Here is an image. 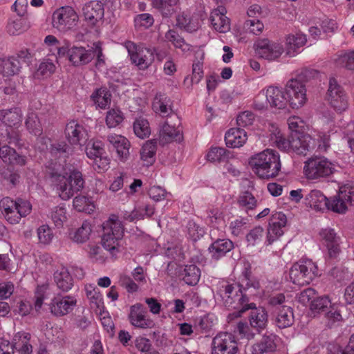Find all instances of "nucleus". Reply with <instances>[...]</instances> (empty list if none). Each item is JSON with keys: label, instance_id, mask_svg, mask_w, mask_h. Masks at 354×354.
<instances>
[{"label": "nucleus", "instance_id": "f257e3e1", "mask_svg": "<svg viewBox=\"0 0 354 354\" xmlns=\"http://www.w3.org/2000/svg\"><path fill=\"white\" fill-rule=\"evenodd\" d=\"M48 174L63 200L69 199L84 187V180L82 173L71 167L55 163L48 168Z\"/></svg>", "mask_w": 354, "mask_h": 354}, {"label": "nucleus", "instance_id": "f03ea898", "mask_svg": "<svg viewBox=\"0 0 354 354\" xmlns=\"http://www.w3.org/2000/svg\"><path fill=\"white\" fill-rule=\"evenodd\" d=\"M216 295L218 299L229 310H236L229 317H239L244 313V308L249 302L247 293L236 283L222 282L218 285Z\"/></svg>", "mask_w": 354, "mask_h": 354}, {"label": "nucleus", "instance_id": "7ed1b4c3", "mask_svg": "<svg viewBox=\"0 0 354 354\" xmlns=\"http://www.w3.org/2000/svg\"><path fill=\"white\" fill-rule=\"evenodd\" d=\"M249 165L259 178L266 180L277 177L281 168L279 153L270 149L252 156Z\"/></svg>", "mask_w": 354, "mask_h": 354}, {"label": "nucleus", "instance_id": "20e7f679", "mask_svg": "<svg viewBox=\"0 0 354 354\" xmlns=\"http://www.w3.org/2000/svg\"><path fill=\"white\" fill-rule=\"evenodd\" d=\"M124 231V227L122 221L114 214L111 215L109 218L102 224V244L113 257L122 251L121 241Z\"/></svg>", "mask_w": 354, "mask_h": 354}, {"label": "nucleus", "instance_id": "39448f33", "mask_svg": "<svg viewBox=\"0 0 354 354\" xmlns=\"http://www.w3.org/2000/svg\"><path fill=\"white\" fill-rule=\"evenodd\" d=\"M0 208L10 223L17 224L21 217L26 216L30 213L32 205L29 201L22 198L14 201L10 197H5L0 201Z\"/></svg>", "mask_w": 354, "mask_h": 354}, {"label": "nucleus", "instance_id": "423d86ee", "mask_svg": "<svg viewBox=\"0 0 354 354\" xmlns=\"http://www.w3.org/2000/svg\"><path fill=\"white\" fill-rule=\"evenodd\" d=\"M269 304L273 308L274 322L277 327L286 328L294 324L293 310L283 294L279 293L270 297Z\"/></svg>", "mask_w": 354, "mask_h": 354}, {"label": "nucleus", "instance_id": "0eeeda50", "mask_svg": "<svg viewBox=\"0 0 354 354\" xmlns=\"http://www.w3.org/2000/svg\"><path fill=\"white\" fill-rule=\"evenodd\" d=\"M58 57H65L72 66L81 67L89 64L94 59L95 54L92 49L71 46L68 41H64V46L58 48Z\"/></svg>", "mask_w": 354, "mask_h": 354}, {"label": "nucleus", "instance_id": "6e6552de", "mask_svg": "<svg viewBox=\"0 0 354 354\" xmlns=\"http://www.w3.org/2000/svg\"><path fill=\"white\" fill-rule=\"evenodd\" d=\"M335 171V165L324 156H313L304 162V173L309 180L330 176Z\"/></svg>", "mask_w": 354, "mask_h": 354}, {"label": "nucleus", "instance_id": "1a4fd4ad", "mask_svg": "<svg viewBox=\"0 0 354 354\" xmlns=\"http://www.w3.org/2000/svg\"><path fill=\"white\" fill-rule=\"evenodd\" d=\"M289 275L293 283L308 285L318 275L317 267L310 259L299 261L292 265Z\"/></svg>", "mask_w": 354, "mask_h": 354}, {"label": "nucleus", "instance_id": "9d476101", "mask_svg": "<svg viewBox=\"0 0 354 354\" xmlns=\"http://www.w3.org/2000/svg\"><path fill=\"white\" fill-rule=\"evenodd\" d=\"M79 21V16L71 6H63L57 9L53 14V26L60 32H67L75 28Z\"/></svg>", "mask_w": 354, "mask_h": 354}, {"label": "nucleus", "instance_id": "9b49d317", "mask_svg": "<svg viewBox=\"0 0 354 354\" xmlns=\"http://www.w3.org/2000/svg\"><path fill=\"white\" fill-rule=\"evenodd\" d=\"M327 100L330 106L337 113L345 111L348 107V97L337 80L332 77L329 80Z\"/></svg>", "mask_w": 354, "mask_h": 354}, {"label": "nucleus", "instance_id": "f8f14e48", "mask_svg": "<svg viewBox=\"0 0 354 354\" xmlns=\"http://www.w3.org/2000/svg\"><path fill=\"white\" fill-rule=\"evenodd\" d=\"M126 47L131 62L135 64L139 69H147L153 63L154 60L153 49L142 46H137L131 41H128L126 44Z\"/></svg>", "mask_w": 354, "mask_h": 354}, {"label": "nucleus", "instance_id": "ddd939ff", "mask_svg": "<svg viewBox=\"0 0 354 354\" xmlns=\"http://www.w3.org/2000/svg\"><path fill=\"white\" fill-rule=\"evenodd\" d=\"M211 354H237L239 351L236 338L229 333L217 334L212 342Z\"/></svg>", "mask_w": 354, "mask_h": 354}, {"label": "nucleus", "instance_id": "4468645a", "mask_svg": "<svg viewBox=\"0 0 354 354\" xmlns=\"http://www.w3.org/2000/svg\"><path fill=\"white\" fill-rule=\"evenodd\" d=\"M348 204L354 205V188L344 187L334 196L328 198L327 208L334 212L344 214Z\"/></svg>", "mask_w": 354, "mask_h": 354}, {"label": "nucleus", "instance_id": "2eb2a0df", "mask_svg": "<svg viewBox=\"0 0 354 354\" xmlns=\"http://www.w3.org/2000/svg\"><path fill=\"white\" fill-rule=\"evenodd\" d=\"M288 101L292 109H299L307 101L306 89L304 84L289 80L285 88Z\"/></svg>", "mask_w": 354, "mask_h": 354}, {"label": "nucleus", "instance_id": "dca6fc26", "mask_svg": "<svg viewBox=\"0 0 354 354\" xmlns=\"http://www.w3.org/2000/svg\"><path fill=\"white\" fill-rule=\"evenodd\" d=\"M64 134L71 146H83L88 140L86 129L76 120H71L66 124Z\"/></svg>", "mask_w": 354, "mask_h": 354}, {"label": "nucleus", "instance_id": "f3484780", "mask_svg": "<svg viewBox=\"0 0 354 354\" xmlns=\"http://www.w3.org/2000/svg\"><path fill=\"white\" fill-rule=\"evenodd\" d=\"M77 300L69 295L64 296L59 293L55 295L48 307L50 313L56 317H62L70 313L76 306Z\"/></svg>", "mask_w": 354, "mask_h": 354}, {"label": "nucleus", "instance_id": "a211bd4d", "mask_svg": "<svg viewBox=\"0 0 354 354\" xmlns=\"http://www.w3.org/2000/svg\"><path fill=\"white\" fill-rule=\"evenodd\" d=\"M244 308V313L248 310L250 312L248 315L250 326L258 333L263 330L268 323V315L266 310L263 307H257L254 303H248Z\"/></svg>", "mask_w": 354, "mask_h": 354}, {"label": "nucleus", "instance_id": "6ab92c4d", "mask_svg": "<svg viewBox=\"0 0 354 354\" xmlns=\"http://www.w3.org/2000/svg\"><path fill=\"white\" fill-rule=\"evenodd\" d=\"M254 46L257 54L268 60H274L279 57L283 52V48L281 44L268 39L258 40Z\"/></svg>", "mask_w": 354, "mask_h": 354}, {"label": "nucleus", "instance_id": "aec40b11", "mask_svg": "<svg viewBox=\"0 0 354 354\" xmlns=\"http://www.w3.org/2000/svg\"><path fill=\"white\" fill-rule=\"evenodd\" d=\"M147 311L141 304H136L131 306L129 319L135 327L151 328L154 326L153 322L147 317Z\"/></svg>", "mask_w": 354, "mask_h": 354}, {"label": "nucleus", "instance_id": "412c9836", "mask_svg": "<svg viewBox=\"0 0 354 354\" xmlns=\"http://www.w3.org/2000/svg\"><path fill=\"white\" fill-rule=\"evenodd\" d=\"M319 235L328 250L329 258L337 259L341 252L340 237L333 229L330 227L322 229Z\"/></svg>", "mask_w": 354, "mask_h": 354}, {"label": "nucleus", "instance_id": "4be33fe9", "mask_svg": "<svg viewBox=\"0 0 354 354\" xmlns=\"http://www.w3.org/2000/svg\"><path fill=\"white\" fill-rule=\"evenodd\" d=\"M286 223L287 218L283 213L279 212L272 214L270 218L267 234V241L269 245L283 234V228Z\"/></svg>", "mask_w": 354, "mask_h": 354}, {"label": "nucleus", "instance_id": "5701e85b", "mask_svg": "<svg viewBox=\"0 0 354 354\" xmlns=\"http://www.w3.org/2000/svg\"><path fill=\"white\" fill-rule=\"evenodd\" d=\"M314 145V140L309 135H303L299 132L290 134V152L298 155H306Z\"/></svg>", "mask_w": 354, "mask_h": 354}, {"label": "nucleus", "instance_id": "b1692460", "mask_svg": "<svg viewBox=\"0 0 354 354\" xmlns=\"http://www.w3.org/2000/svg\"><path fill=\"white\" fill-rule=\"evenodd\" d=\"M153 109L162 117L169 116L171 120L179 122L177 115L173 113L171 100L165 94L159 93L156 95L153 102Z\"/></svg>", "mask_w": 354, "mask_h": 354}, {"label": "nucleus", "instance_id": "393cba45", "mask_svg": "<svg viewBox=\"0 0 354 354\" xmlns=\"http://www.w3.org/2000/svg\"><path fill=\"white\" fill-rule=\"evenodd\" d=\"M85 21L91 26H95L104 17L103 4L99 1H91L82 8Z\"/></svg>", "mask_w": 354, "mask_h": 354}, {"label": "nucleus", "instance_id": "a878e982", "mask_svg": "<svg viewBox=\"0 0 354 354\" xmlns=\"http://www.w3.org/2000/svg\"><path fill=\"white\" fill-rule=\"evenodd\" d=\"M106 139L121 160H125L129 158L130 142L125 137L121 135L109 134Z\"/></svg>", "mask_w": 354, "mask_h": 354}, {"label": "nucleus", "instance_id": "bb28decb", "mask_svg": "<svg viewBox=\"0 0 354 354\" xmlns=\"http://www.w3.org/2000/svg\"><path fill=\"white\" fill-rule=\"evenodd\" d=\"M225 13V8L220 6L212 10L210 15L209 19L213 28L220 32H227L230 30V20Z\"/></svg>", "mask_w": 354, "mask_h": 354}, {"label": "nucleus", "instance_id": "cd10ccee", "mask_svg": "<svg viewBox=\"0 0 354 354\" xmlns=\"http://www.w3.org/2000/svg\"><path fill=\"white\" fill-rule=\"evenodd\" d=\"M234 248V243L230 239H217L209 247L208 250L213 259L218 261Z\"/></svg>", "mask_w": 354, "mask_h": 354}, {"label": "nucleus", "instance_id": "c85d7f7f", "mask_svg": "<svg viewBox=\"0 0 354 354\" xmlns=\"http://www.w3.org/2000/svg\"><path fill=\"white\" fill-rule=\"evenodd\" d=\"M276 340V335L265 334L259 342L252 346V354H264L274 351L277 348Z\"/></svg>", "mask_w": 354, "mask_h": 354}, {"label": "nucleus", "instance_id": "c756f323", "mask_svg": "<svg viewBox=\"0 0 354 354\" xmlns=\"http://www.w3.org/2000/svg\"><path fill=\"white\" fill-rule=\"evenodd\" d=\"M248 139L247 133L240 127L232 128L226 133L225 141L229 147L236 148L242 147Z\"/></svg>", "mask_w": 354, "mask_h": 354}, {"label": "nucleus", "instance_id": "7c9ffc66", "mask_svg": "<svg viewBox=\"0 0 354 354\" xmlns=\"http://www.w3.org/2000/svg\"><path fill=\"white\" fill-rule=\"evenodd\" d=\"M266 96L270 105L279 109H284L288 102L283 91L278 87H268Z\"/></svg>", "mask_w": 354, "mask_h": 354}, {"label": "nucleus", "instance_id": "2f4dec72", "mask_svg": "<svg viewBox=\"0 0 354 354\" xmlns=\"http://www.w3.org/2000/svg\"><path fill=\"white\" fill-rule=\"evenodd\" d=\"M30 334L26 332L16 333L12 339V348L20 354H30L32 347L29 343Z\"/></svg>", "mask_w": 354, "mask_h": 354}, {"label": "nucleus", "instance_id": "473e14b6", "mask_svg": "<svg viewBox=\"0 0 354 354\" xmlns=\"http://www.w3.org/2000/svg\"><path fill=\"white\" fill-rule=\"evenodd\" d=\"M171 121L167 120L160 130V138L165 142L180 141L182 138L181 130L176 127V123L171 125Z\"/></svg>", "mask_w": 354, "mask_h": 354}, {"label": "nucleus", "instance_id": "72a5a7b5", "mask_svg": "<svg viewBox=\"0 0 354 354\" xmlns=\"http://www.w3.org/2000/svg\"><path fill=\"white\" fill-rule=\"evenodd\" d=\"M54 281L57 288L63 292H68L73 286V280L65 268H61L55 272Z\"/></svg>", "mask_w": 354, "mask_h": 354}, {"label": "nucleus", "instance_id": "f704fd0d", "mask_svg": "<svg viewBox=\"0 0 354 354\" xmlns=\"http://www.w3.org/2000/svg\"><path fill=\"white\" fill-rule=\"evenodd\" d=\"M156 150V140L153 139L145 142L140 151V159L145 162V165H149L154 162Z\"/></svg>", "mask_w": 354, "mask_h": 354}, {"label": "nucleus", "instance_id": "c9c22d12", "mask_svg": "<svg viewBox=\"0 0 354 354\" xmlns=\"http://www.w3.org/2000/svg\"><path fill=\"white\" fill-rule=\"evenodd\" d=\"M21 118L22 113L18 108L0 110V120L10 127L20 124Z\"/></svg>", "mask_w": 354, "mask_h": 354}, {"label": "nucleus", "instance_id": "e433bc0d", "mask_svg": "<svg viewBox=\"0 0 354 354\" xmlns=\"http://www.w3.org/2000/svg\"><path fill=\"white\" fill-rule=\"evenodd\" d=\"M306 42V37L301 33L290 35L286 38V54L290 57L295 55L297 50L302 47Z\"/></svg>", "mask_w": 354, "mask_h": 354}, {"label": "nucleus", "instance_id": "4c0bfd02", "mask_svg": "<svg viewBox=\"0 0 354 354\" xmlns=\"http://www.w3.org/2000/svg\"><path fill=\"white\" fill-rule=\"evenodd\" d=\"M178 0H152L153 7L164 17H170L176 12L175 6Z\"/></svg>", "mask_w": 354, "mask_h": 354}, {"label": "nucleus", "instance_id": "58836bf2", "mask_svg": "<svg viewBox=\"0 0 354 354\" xmlns=\"http://www.w3.org/2000/svg\"><path fill=\"white\" fill-rule=\"evenodd\" d=\"M246 293L250 288L257 290L259 288V283L255 277L252 275V272L249 268H245L242 272L240 278V282L237 284Z\"/></svg>", "mask_w": 354, "mask_h": 354}, {"label": "nucleus", "instance_id": "ea45409f", "mask_svg": "<svg viewBox=\"0 0 354 354\" xmlns=\"http://www.w3.org/2000/svg\"><path fill=\"white\" fill-rule=\"evenodd\" d=\"M309 205L317 209H322L327 207L328 200L319 190L314 189L310 192L306 196Z\"/></svg>", "mask_w": 354, "mask_h": 354}, {"label": "nucleus", "instance_id": "a19ab883", "mask_svg": "<svg viewBox=\"0 0 354 354\" xmlns=\"http://www.w3.org/2000/svg\"><path fill=\"white\" fill-rule=\"evenodd\" d=\"M21 68L20 61L12 56L4 59L1 73L5 77L13 76L19 73Z\"/></svg>", "mask_w": 354, "mask_h": 354}, {"label": "nucleus", "instance_id": "79ce46f5", "mask_svg": "<svg viewBox=\"0 0 354 354\" xmlns=\"http://www.w3.org/2000/svg\"><path fill=\"white\" fill-rule=\"evenodd\" d=\"M111 94L106 88L96 89L91 97L94 104L100 109H105L111 102Z\"/></svg>", "mask_w": 354, "mask_h": 354}, {"label": "nucleus", "instance_id": "37998d69", "mask_svg": "<svg viewBox=\"0 0 354 354\" xmlns=\"http://www.w3.org/2000/svg\"><path fill=\"white\" fill-rule=\"evenodd\" d=\"M183 281L188 285H196L200 279L201 271L196 265L186 266L182 274Z\"/></svg>", "mask_w": 354, "mask_h": 354}, {"label": "nucleus", "instance_id": "c03bdc74", "mask_svg": "<svg viewBox=\"0 0 354 354\" xmlns=\"http://www.w3.org/2000/svg\"><path fill=\"white\" fill-rule=\"evenodd\" d=\"M165 38L176 48L181 49L183 52H187L191 49V46L187 44L184 39L174 30H168L165 34Z\"/></svg>", "mask_w": 354, "mask_h": 354}, {"label": "nucleus", "instance_id": "a18cd8bd", "mask_svg": "<svg viewBox=\"0 0 354 354\" xmlns=\"http://www.w3.org/2000/svg\"><path fill=\"white\" fill-rule=\"evenodd\" d=\"M324 315L326 318V325L328 328L335 327L342 321V317L339 310L334 305H331Z\"/></svg>", "mask_w": 354, "mask_h": 354}, {"label": "nucleus", "instance_id": "49530a36", "mask_svg": "<svg viewBox=\"0 0 354 354\" xmlns=\"http://www.w3.org/2000/svg\"><path fill=\"white\" fill-rule=\"evenodd\" d=\"M50 292V288L48 283H43L37 287L35 292V308L37 311L41 308L44 299L48 297Z\"/></svg>", "mask_w": 354, "mask_h": 354}, {"label": "nucleus", "instance_id": "de8ad7c7", "mask_svg": "<svg viewBox=\"0 0 354 354\" xmlns=\"http://www.w3.org/2000/svg\"><path fill=\"white\" fill-rule=\"evenodd\" d=\"M73 207L78 212H85L91 213L94 210L95 206L90 198L84 196H77L73 201Z\"/></svg>", "mask_w": 354, "mask_h": 354}, {"label": "nucleus", "instance_id": "09e8293b", "mask_svg": "<svg viewBox=\"0 0 354 354\" xmlns=\"http://www.w3.org/2000/svg\"><path fill=\"white\" fill-rule=\"evenodd\" d=\"M230 155V151L223 147H212L209 151L207 158L212 162H221L226 161Z\"/></svg>", "mask_w": 354, "mask_h": 354}, {"label": "nucleus", "instance_id": "8fccbe9b", "mask_svg": "<svg viewBox=\"0 0 354 354\" xmlns=\"http://www.w3.org/2000/svg\"><path fill=\"white\" fill-rule=\"evenodd\" d=\"M237 203L241 207L247 211L253 209L257 206V201L251 192L245 191L239 196Z\"/></svg>", "mask_w": 354, "mask_h": 354}, {"label": "nucleus", "instance_id": "3c124183", "mask_svg": "<svg viewBox=\"0 0 354 354\" xmlns=\"http://www.w3.org/2000/svg\"><path fill=\"white\" fill-rule=\"evenodd\" d=\"M73 153L72 147L65 142H59L51 145V153L59 158H66Z\"/></svg>", "mask_w": 354, "mask_h": 354}, {"label": "nucleus", "instance_id": "603ef678", "mask_svg": "<svg viewBox=\"0 0 354 354\" xmlns=\"http://www.w3.org/2000/svg\"><path fill=\"white\" fill-rule=\"evenodd\" d=\"M85 152L87 157L93 160L103 155L104 149L102 142L91 140L86 144Z\"/></svg>", "mask_w": 354, "mask_h": 354}, {"label": "nucleus", "instance_id": "864d4df0", "mask_svg": "<svg viewBox=\"0 0 354 354\" xmlns=\"http://www.w3.org/2000/svg\"><path fill=\"white\" fill-rule=\"evenodd\" d=\"M330 306L331 303L328 297H315L310 304V310L314 313L324 314Z\"/></svg>", "mask_w": 354, "mask_h": 354}, {"label": "nucleus", "instance_id": "5fc2aeb1", "mask_svg": "<svg viewBox=\"0 0 354 354\" xmlns=\"http://www.w3.org/2000/svg\"><path fill=\"white\" fill-rule=\"evenodd\" d=\"M91 231V225L90 223L84 222L82 226L75 232L72 239L76 243H84L89 239Z\"/></svg>", "mask_w": 354, "mask_h": 354}, {"label": "nucleus", "instance_id": "6e6d98bb", "mask_svg": "<svg viewBox=\"0 0 354 354\" xmlns=\"http://www.w3.org/2000/svg\"><path fill=\"white\" fill-rule=\"evenodd\" d=\"M133 131L135 134L140 138L148 137L151 132L148 121L141 118L136 119L133 123Z\"/></svg>", "mask_w": 354, "mask_h": 354}, {"label": "nucleus", "instance_id": "4d7b16f0", "mask_svg": "<svg viewBox=\"0 0 354 354\" xmlns=\"http://www.w3.org/2000/svg\"><path fill=\"white\" fill-rule=\"evenodd\" d=\"M27 129L35 136H39L42 133L41 122L38 116L35 113H30L28 115L26 120Z\"/></svg>", "mask_w": 354, "mask_h": 354}, {"label": "nucleus", "instance_id": "13d9d810", "mask_svg": "<svg viewBox=\"0 0 354 354\" xmlns=\"http://www.w3.org/2000/svg\"><path fill=\"white\" fill-rule=\"evenodd\" d=\"M123 113L119 109H112L106 113V123L109 128L116 127L123 121Z\"/></svg>", "mask_w": 354, "mask_h": 354}, {"label": "nucleus", "instance_id": "bf43d9fd", "mask_svg": "<svg viewBox=\"0 0 354 354\" xmlns=\"http://www.w3.org/2000/svg\"><path fill=\"white\" fill-rule=\"evenodd\" d=\"M248 218L243 217H239L230 223V229L232 235L238 236L243 234L244 231L248 227Z\"/></svg>", "mask_w": 354, "mask_h": 354}, {"label": "nucleus", "instance_id": "052dcab7", "mask_svg": "<svg viewBox=\"0 0 354 354\" xmlns=\"http://www.w3.org/2000/svg\"><path fill=\"white\" fill-rule=\"evenodd\" d=\"M264 236V230L261 226H256L246 234L248 245L254 246L259 243Z\"/></svg>", "mask_w": 354, "mask_h": 354}, {"label": "nucleus", "instance_id": "680f3d73", "mask_svg": "<svg viewBox=\"0 0 354 354\" xmlns=\"http://www.w3.org/2000/svg\"><path fill=\"white\" fill-rule=\"evenodd\" d=\"M187 231L189 239L193 241H196L200 239L205 234V230L203 227H200L194 221L191 220L187 222Z\"/></svg>", "mask_w": 354, "mask_h": 354}, {"label": "nucleus", "instance_id": "e2e57ef3", "mask_svg": "<svg viewBox=\"0 0 354 354\" xmlns=\"http://www.w3.org/2000/svg\"><path fill=\"white\" fill-rule=\"evenodd\" d=\"M86 251L88 257L95 262L103 263L105 261V257L100 246L95 244L87 245Z\"/></svg>", "mask_w": 354, "mask_h": 354}, {"label": "nucleus", "instance_id": "0e129e2a", "mask_svg": "<svg viewBox=\"0 0 354 354\" xmlns=\"http://www.w3.org/2000/svg\"><path fill=\"white\" fill-rule=\"evenodd\" d=\"M153 22V17L149 13L138 15L134 19L135 26L137 28H149Z\"/></svg>", "mask_w": 354, "mask_h": 354}, {"label": "nucleus", "instance_id": "69168bd1", "mask_svg": "<svg viewBox=\"0 0 354 354\" xmlns=\"http://www.w3.org/2000/svg\"><path fill=\"white\" fill-rule=\"evenodd\" d=\"M37 236L40 243L49 244L53 238L52 230L48 225H42L37 230Z\"/></svg>", "mask_w": 354, "mask_h": 354}, {"label": "nucleus", "instance_id": "338daca9", "mask_svg": "<svg viewBox=\"0 0 354 354\" xmlns=\"http://www.w3.org/2000/svg\"><path fill=\"white\" fill-rule=\"evenodd\" d=\"M271 140L281 151L290 152V135L288 138H286L279 132L274 137H272Z\"/></svg>", "mask_w": 354, "mask_h": 354}, {"label": "nucleus", "instance_id": "774afa93", "mask_svg": "<svg viewBox=\"0 0 354 354\" xmlns=\"http://www.w3.org/2000/svg\"><path fill=\"white\" fill-rule=\"evenodd\" d=\"M85 291L88 299L98 307L102 301V295L98 288L88 284L85 286Z\"/></svg>", "mask_w": 354, "mask_h": 354}]
</instances>
